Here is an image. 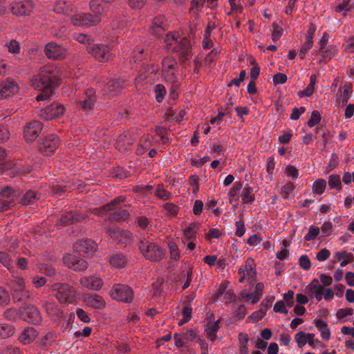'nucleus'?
Masks as SVG:
<instances>
[{
    "instance_id": "obj_1",
    "label": "nucleus",
    "mask_w": 354,
    "mask_h": 354,
    "mask_svg": "<svg viewBox=\"0 0 354 354\" xmlns=\"http://www.w3.org/2000/svg\"><path fill=\"white\" fill-rule=\"evenodd\" d=\"M59 71L53 66H45L40 69L39 74L32 80V86L41 91L36 97L37 101L48 98L53 93V88L59 84Z\"/></svg>"
},
{
    "instance_id": "obj_2",
    "label": "nucleus",
    "mask_w": 354,
    "mask_h": 354,
    "mask_svg": "<svg viewBox=\"0 0 354 354\" xmlns=\"http://www.w3.org/2000/svg\"><path fill=\"white\" fill-rule=\"evenodd\" d=\"M138 249L142 257L150 261H160L165 254L164 250L157 243L144 238L138 243Z\"/></svg>"
},
{
    "instance_id": "obj_3",
    "label": "nucleus",
    "mask_w": 354,
    "mask_h": 354,
    "mask_svg": "<svg viewBox=\"0 0 354 354\" xmlns=\"http://www.w3.org/2000/svg\"><path fill=\"white\" fill-rule=\"evenodd\" d=\"M178 35L176 33L167 34L166 41L169 45H173L171 41H174L176 46L174 50L178 55L180 62L183 64L189 57L192 56V46L190 40L187 37H184L178 41Z\"/></svg>"
},
{
    "instance_id": "obj_4",
    "label": "nucleus",
    "mask_w": 354,
    "mask_h": 354,
    "mask_svg": "<svg viewBox=\"0 0 354 354\" xmlns=\"http://www.w3.org/2000/svg\"><path fill=\"white\" fill-rule=\"evenodd\" d=\"M51 289L56 292L55 297L61 304H72L77 300L75 289L67 283H53Z\"/></svg>"
},
{
    "instance_id": "obj_5",
    "label": "nucleus",
    "mask_w": 354,
    "mask_h": 354,
    "mask_svg": "<svg viewBox=\"0 0 354 354\" xmlns=\"http://www.w3.org/2000/svg\"><path fill=\"white\" fill-rule=\"evenodd\" d=\"M88 52L98 62H106L114 56L112 44H97L86 46Z\"/></svg>"
},
{
    "instance_id": "obj_6",
    "label": "nucleus",
    "mask_w": 354,
    "mask_h": 354,
    "mask_svg": "<svg viewBox=\"0 0 354 354\" xmlns=\"http://www.w3.org/2000/svg\"><path fill=\"white\" fill-rule=\"evenodd\" d=\"M20 192L10 186L0 189V211L7 210L15 206Z\"/></svg>"
},
{
    "instance_id": "obj_7",
    "label": "nucleus",
    "mask_w": 354,
    "mask_h": 354,
    "mask_svg": "<svg viewBox=\"0 0 354 354\" xmlns=\"http://www.w3.org/2000/svg\"><path fill=\"white\" fill-rule=\"evenodd\" d=\"M110 295L114 300L124 303H131L133 299V290L125 284H115L110 292Z\"/></svg>"
},
{
    "instance_id": "obj_8",
    "label": "nucleus",
    "mask_w": 354,
    "mask_h": 354,
    "mask_svg": "<svg viewBox=\"0 0 354 354\" xmlns=\"http://www.w3.org/2000/svg\"><path fill=\"white\" fill-rule=\"evenodd\" d=\"M33 0H19L10 4V10L15 16H28L35 8Z\"/></svg>"
},
{
    "instance_id": "obj_9",
    "label": "nucleus",
    "mask_w": 354,
    "mask_h": 354,
    "mask_svg": "<svg viewBox=\"0 0 354 354\" xmlns=\"http://www.w3.org/2000/svg\"><path fill=\"white\" fill-rule=\"evenodd\" d=\"M77 106L83 111L93 109L95 102V93L93 88H87L82 94L76 98Z\"/></svg>"
},
{
    "instance_id": "obj_10",
    "label": "nucleus",
    "mask_w": 354,
    "mask_h": 354,
    "mask_svg": "<svg viewBox=\"0 0 354 354\" xmlns=\"http://www.w3.org/2000/svg\"><path fill=\"white\" fill-rule=\"evenodd\" d=\"M59 143V139L56 135L49 134L39 144V150L46 156H50L55 151Z\"/></svg>"
},
{
    "instance_id": "obj_11",
    "label": "nucleus",
    "mask_w": 354,
    "mask_h": 354,
    "mask_svg": "<svg viewBox=\"0 0 354 354\" xmlns=\"http://www.w3.org/2000/svg\"><path fill=\"white\" fill-rule=\"evenodd\" d=\"M100 21V17L98 15H91L90 13L77 14L71 17V22L74 26H82L90 27L95 26Z\"/></svg>"
},
{
    "instance_id": "obj_12",
    "label": "nucleus",
    "mask_w": 354,
    "mask_h": 354,
    "mask_svg": "<svg viewBox=\"0 0 354 354\" xmlns=\"http://www.w3.org/2000/svg\"><path fill=\"white\" fill-rule=\"evenodd\" d=\"M66 109L62 104L53 102L42 109L41 115L46 120H49L63 115Z\"/></svg>"
},
{
    "instance_id": "obj_13",
    "label": "nucleus",
    "mask_w": 354,
    "mask_h": 354,
    "mask_svg": "<svg viewBox=\"0 0 354 354\" xmlns=\"http://www.w3.org/2000/svg\"><path fill=\"white\" fill-rule=\"evenodd\" d=\"M17 83L12 79L0 82V100L12 97L19 92Z\"/></svg>"
},
{
    "instance_id": "obj_14",
    "label": "nucleus",
    "mask_w": 354,
    "mask_h": 354,
    "mask_svg": "<svg viewBox=\"0 0 354 354\" xmlns=\"http://www.w3.org/2000/svg\"><path fill=\"white\" fill-rule=\"evenodd\" d=\"M63 263L75 271H84L88 268V263L75 254H67L62 258Z\"/></svg>"
},
{
    "instance_id": "obj_15",
    "label": "nucleus",
    "mask_w": 354,
    "mask_h": 354,
    "mask_svg": "<svg viewBox=\"0 0 354 354\" xmlns=\"http://www.w3.org/2000/svg\"><path fill=\"white\" fill-rule=\"evenodd\" d=\"M21 317L31 324H39L41 322V316L38 309L34 306L28 305L21 309Z\"/></svg>"
},
{
    "instance_id": "obj_16",
    "label": "nucleus",
    "mask_w": 354,
    "mask_h": 354,
    "mask_svg": "<svg viewBox=\"0 0 354 354\" xmlns=\"http://www.w3.org/2000/svg\"><path fill=\"white\" fill-rule=\"evenodd\" d=\"M127 86V80L124 77H113L111 79L104 87L106 93L117 95L122 91Z\"/></svg>"
},
{
    "instance_id": "obj_17",
    "label": "nucleus",
    "mask_w": 354,
    "mask_h": 354,
    "mask_svg": "<svg viewBox=\"0 0 354 354\" xmlns=\"http://www.w3.org/2000/svg\"><path fill=\"white\" fill-rule=\"evenodd\" d=\"M43 128L42 124L39 121H32L26 124L24 127V137L28 142L35 140L41 133Z\"/></svg>"
},
{
    "instance_id": "obj_18",
    "label": "nucleus",
    "mask_w": 354,
    "mask_h": 354,
    "mask_svg": "<svg viewBox=\"0 0 354 354\" xmlns=\"http://www.w3.org/2000/svg\"><path fill=\"white\" fill-rule=\"evenodd\" d=\"M74 249L80 255L89 256L97 249V244L91 239H82L76 243Z\"/></svg>"
},
{
    "instance_id": "obj_19",
    "label": "nucleus",
    "mask_w": 354,
    "mask_h": 354,
    "mask_svg": "<svg viewBox=\"0 0 354 354\" xmlns=\"http://www.w3.org/2000/svg\"><path fill=\"white\" fill-rule=\"evenodd\" d=\"M45 54L48 58L53 59H62L66 56L64 49L53 42L48 43L45 46Z\"/></svg>"
},
{
    "instance_id": "obj_20",
    "label": "nucleus",
    "mask_w": 354,
    "mask_h": 354,
    "mask_svg": "<svg viewBox=\"0 0 354 354\" xmlns=\"http://www.w3.org/2000/svg\"><path fill=\"white\" fill-rule=\"evenodd\" d=\"M84 216L77 211L66 212L61 214L58 225L66 226L84 219Z\"/></svg>"
},
{
    "instance_id": "obj_21",
    "label": "nucleus",
    "mask_w": 354,
    "mask_h": 354,
    "mask_svg": "<svg viewBox=\"0 0 354 354\" xmlns=\"http://www.w3.org/2000/svg\"><path fill=\"white\" fill-rule=\"evenodd\" d=\"M80 283L82 286L88 289L98 290L102 288L103 281L100 277L96 275H92L81 278Z\"/></svg>"
},
{
    "instance_id": "obj_22",
    "label": "nucleus",
    "mask_w": 354,
    "mask_h": 354,
    "mask_svg": "<svg viewBox=\"0 0 354 354\" xmlns=\"http://www.w3.org/2000/svg\"><path fill=\"white\" fill-rule=\"evenodd\" d=\"M263 289H264L263 283L261 282H259V283H257V285L254 288V292H251V293H248L245 290L242 291L241 293V297L242 299H245V300L252 299V304H256L260 300V299L263 295Z\"/></svg>"
},
{
    "instance_id": "obj_23",
    "label": "nucleus",
    "mask_w": 354,
    "mask_h": 354,
    "mask_svg": "<svg viewBox=\"0 0 354 354\" xmlns=\"http://www.w3.org/2000/svg\"><path fill=\"white\" fill-rule=\"evenodd\" d=\"M30 297V293L27 290L23 282L20 281L19 283L14 288L12 292V299L15 301L26 302Z\"/></svg>"
},
{
    "instance_id": "obj_24",
    "label": "nucleus",
    "mask_w": 354,
    "mask_h": 354,
    "mask_svg": "<svg viewBox=\"0 0 354 354\" xmlns=\"http://www.w3.org/2000/svg\"><path fill=\"white\" fill-rule=\"evenodd\" d=\"M107 210L110 212L109 218L112 221H127L130 216L129 211L123 209L122 207H116Z\"/></svg>"
},
{
    "instance_id": "obj_25",
    "label": "nucleus",
    "mask_w": 354,
    "mask_h": 354,
    "mask_svg": "<svg viewBox=\"0 0 354 354\" xmlns=\"http://www.w3.org/2000/svg\"><path fill=\"white\" fill-rule=\"evenodd\" d=\"M166 26L167 24L165 22V17L160 15L153 19L152 26L150 28V32L156 36L160 37L162 32L165 30Z\"/></svg>"
},
{
    "instance_id": "obj_26",
    "label": "nucleus",
    "mask_w": 354,
    "mask_h": 354,
    "mask_svg": "<svg viewBox=\"0 0 354 354\" xmlns=\"http://www.w3.org/2000/svg\"><path fill=\"white\" fill-rule=\"evenodd\" d=\"M84 301L88 306L96 309H100L105 305L103 298L97 295H85Z\"/></svg>"
},
{
    "instance_id": "obj_27",
    "label": "nucleus",
    "mask_w": 354,
    "mask_h": 354,
    "mask_svg": "<svg viewBox=\"0 0 354 354\" xmlns=\"http://www.w3.org/2000/svg\"><path fill=\"white\" fill-rule=\"evenodd\" d=\"M90 9L95 14L94 15H98L100 17V16L106 15L109 17L106 4L101 3L99 0L91 1Z\"/></svg>"
},
{
    "instance_id": "obj_28",
    "label": "nucleus",
    "mask_w": 354,
    "mask_h": 354,
    "mask_svg": "<svg viewBox=\"0 0 354 354\" xmlns=\"http://www.w3.org/2000/svg\"><path fill=\"white\" fill-rule=\"evenodd\" d=\"M37 336V333L36 330L32 327H28L19 335V339L24 344H26L32 342Z\"/></svg>"
},
{
    "instance_id": "obj_29",
    "label": "nucleus",
    "mask_w": 354,
    "mask_h": 354,
    "mask_svg": "<svg viewBox=\"0 0 354 354\" xmlns=\"http://www.w3.org/2000/svg\"><path fill=\"white\" fill-rule=\"evenodd\" d=\"M40 198L39 194L34 190H28L21 199L23 205H30L37 202Z\"/></svg>"
},
{
    "instance_id": "obj_30",
    "label": "nucleus",
    "mask_w": 354,
    "mask_h": 354,
    "mask_svg": "<svg viewBox=\"0 0 354 354\" xmlns=\"http://www.w3.org/2000/svg\"><path fill=\"white\" fill-rule=\"evenodd\" d=\"M200 223H192L184 230V235L189 241H194L196 239V234L199 230Z\"/></svg>"
},
{
    "instance_id": "obj_31",
    "label": "nucleus",
    "mask_w": 354,
    "mask_h": 354,
    "mask_svg": "<svg viewBox=\"0 0 354 354\" xmlns=\"http://www.w3.org/2000/svg\"><path fill=\"white\" fill-rule=\"evenodd\" d=\"M315 324L321 333L322 337L325 340H328L330 339V333L327 323L322 319H318L315 320Z\"/></svg>"
},
{
    "instance_id": "obj_32",
    "label": "nucleus",
    "mask_w": 354,
    "mask_h": 354,
    "mask_svg": "<svg viewBox=\"0 0 354 354\" xmlns=\"http://www.w3.org/2000/svg\"><path fill=\"white\" fill-rule=\"evenodd\" d=\"M313 282H315V284H313V283L309 285V289L310 291V293L313 296H314L316 299L318 301H320L322 298L324 297L323 293H324V287L322 286L320 284L318 283L317 279H314Z\"/></svg>"
},
{
    "instance_id": "obj_33",
    "label": "nucleus",
    "mask_w": 354,
    "mask_h": 354,
    "mask_svg": "<svg viewBox=\"0 0 354 354\" xmlns=\"http://www.w3.org/2000/svg\"><path fill=\"white\" fill-rule=\"evenodd\" d=\"M127 263V259L122 254H115L110 258V263L116 268H124Z\"/></svg>"
},
{
    "instance_id": "obj_34",
    "label": "nucleus",
    "mask_w": 354,
    "mask_h": 354,
    "mask_svg": "<svg viewBox=\"0 0 354 354\" xmlns=\"http://www.w3.org/2000/svg\"><path fill=\"white\" fill-rule=\"evenodd\" d=\"M316 79L317 78H316L315 75H312L310 76V82L308 84L307 87L305 89H304L303 91H301L298 93V94L300 97H303V96L310 97L313 94L314 90H315V85L316 83Z\"/></svg>"
},
{
    "instance_id": "obj_35",
    "label": "nucleus",
    "mask_w": 354,
    "mask_h": 354,
    "mask_svg": "<svg viewBox=\"0 0 354 354\" xmlns=\"http://www.w3.org/2000/svg\"><path fill=\"white\" fill-rule=\"evenodd\" d=\"M162 71H177L178 64L175 59L171 57H165L162 62Z\"/></svg>"
},
{
    "instance_id": "obj_36",
    "label": "nucleus",
    "mask_w": 354,
    "mask_h": 354,
    "mask_svg": "<svg viewBox=\"0 0 354 354\" xmlns=\"http://www.w3.org/2000/svg\"><path fill=\"white\" fill-rule=\"evenodd\" d=\"M253 188L247 186L243 188V193L242 196V203L243 204H252L255 200L254 196L252 194Z\"/></svg>"
},
{
    "instance_id": "obj_37",
    "label": "nucleus",
    "mask_w": 354,
    "mask_h": 354,
    "mask_svg": "<svg viewBox=\"0 0 354 354\" xmlns=\"http://www.w3.org/2000/svg\"><path fill=\"white\" fill-rule=\"evenodd\" d=\"M15 333V328L8 324L0 323V338L5 339Z\"/></svg>"
},
{
    "instance_id": "obj_38",
    "label": "nucleus",
    "mask_w": 354,
    "mask_h": 354,
    "mask_svg": "<svg viewBox=\"0 0 354 354\" xmlns=\"http://www.w3.org/2000/svg\"><path fill=\"white\" fill-rule=\"evenodd\" d=\"M312 336H314L312 333L306 334L303 331H300L295 335V339L298 346L302 348L307 343L308 338L312 337Z\"/></svg>"
},
{
    "instance_id": "obj_39",
    "label": "nucleus",
    "mask_w": 354,
    "mask_h": 354,
    "mask_svg": "<svg viewBox=\"0 0 354 354\" xmlns=\"http://www.w3.org/2000/svg\"><path fill=\"white\" fill-rule=\"evenodd\" d=\"M133 139L129 133H123L120 134L117 139V145L118 147H125L133 143Z\"/></svg>"
},
{
    "instance_id": "obj_40",
    "label": "nucleus",
    "mask_w": 354,
    "mask_h": 354,
    "mask_svg": "<svg viewBox=\"0 0 354 354\" xmlns=\"http://www.w3.org/2000/svg\"><path fill=\"white\" fill-rule=\"evenodd\" d=\"M328 185L331 189H336L340 191L342 188L340 176L337 174H330L328 176Z\"/></svg>"
},
{
    "instance_id": "obj_41",
    "label": "nucleus",
    "mask_w": 354,
    "mask_h": 354,
    "mask_svg": "<svg viewBox=\"0 0 354 354\" xmlns=\"http://www.w3.org/2000/svg\"><path fill=\"white\" fill-rule=\"evenodd\" d=\"M56 334L53 332L47 333L40 340L41 344L44 347H49L56 342Z\"/></svg>"
},
{
    "instance_id": "obj_42",
    "label": "nucleus",
    "mask_w": 354,
    "mask_h": 354,
    "mask_svg": "<svg viewBox=\"0 0 354 354\" xmlns=\"http://www.w3.org/2000/svg\"><path fill=\"white\" fill-rule=\"evenodd\" d=\"M153 92L155 93L156 100L158 103L162 102L165 98V95H166L165 87L161 84H156L154 86Z\"/></svg>"
},
{
    "instance_id": "obj_43",
    "label": "nucleus",
    "mask_w": 354,
    "mask_h": 354,
    "mask_svg": "<svg viewBox=\"0 0 354 354\" xmlns=\"http://www.w3.org/2000/svg\"><path fill=\"white\" fill-rule=\"evenodd\" d=\"M326 187V181L323 178L316 180L313 185V192L316 194H322Z\"/></svg>"
},
{
    "instance_id": "obj_44",
    "label": "nucleus",
    "mask_w": 354,
    "mask_h": 354,
    "mask_svg": "<svg viewBox=\"0 0 354 354\" xmlns=\"http://www.w3.org/2000/svg\"><path fill=\"white\" fill-rule=\"evenodd\" d=\"M245 272L249 279L251 280H255L256 270L255 266L253 264L252 259H248L246 261Z\"/></svg>"
},
{
    "instance_id": "obj_45",
    "label": "nucleus",
    "mask_w": 354,
    "mask_h": 354,
    "mask_svg": "<svg viewBox=\"0 0 354 354\" xmlns=\"http://www.w3.org/2000/svg\"><path fill=\"white\" fill-rule=\"evenodd\" d=\"M295 185L291 182H288L281 187V195L283 198L289 199L292 195Z\"/></svg>"
},
{
    "instance_id": "obj_46",
    "label": "nucleus",
    "mask_w": 354,
    "mask_h": 354,
    "mask_svg": "<svg viewBox=\"0 0 354 354\" xmlns=\"http://www.w3.org/2000/svg\"><path fill=\"white\" fill-rule=\"evenodd\" d=\"M176 71H162V75L166 82L173 83L174 84V86L177 87L178 84Z\"/></svg>"
},
{
    "instance_id": "obj_47",
    "label": "nucleus",
    "mask_w": 354,
    "mask_h": 354,
    "mask_svg": "<svg viewBox=\"0 0 354 354\" xmlns=\"http://www.w3.org/2000/svg\"><path fill=\"white\" fill-rule=\"evenodd\" d=\"M162 207L165 209L166 214L170 216H176L179 212V207L174 203H166Z\"/></svg>"
},
{
    "instance_id": "obj_48",
    "label": "nucleus",
    "mask_w": 354,
    "mask_h": 354,
    "mask_svg": "<svg viewBox=\"0 0 354 354\" xmlns=\"http://www.w3.org/2000/svg\"><path fill=\"white\" fill-rule=\"evenodd\" d=\"M180 277H181V279L186 278V280L184 282V284L183 285V287H182L183 290H185L186 288H187L189 286L190 283L192 279V277H193L192 268H189L187 272H185L184 270H183L181 272Z\"/></svg>"
},
{
    "instance_id": "obj_49",
    "label": "nucleus",
    "mask_w": 354,
    "mask_h": 354,
    "mask_svg": "<svg viewBox=\"0 0 354 354\" xmlns=\"http://www.w3.org/2000/svg\"><path fill=\"white\" fill-rule=\"evenodd\" d=\"M53 10L59 14L69 15L71 9L65 2H59L54 6Z\"/></svg>"
},
{
    "instance_id": "obj_50",
    "label": "nucleus",
    "mask_w": 354,
    "mask_h": 354,
    "mask_svg": "<svg viewBox=\"0 0 354 354\" xmlns=\"http://www.w3.org/2000/svg\"><path fill=\"white\" fill-rule=\"evenodd\" d=\"M0 263L8 270L13 268V263L9 254L5 252H0Z\"/></svg>"
},
{
    "instance_id": "obj_51",
    "label": "nucleus",
    "mask_w": 354,
    "mask_h": 354,
    "mask_svg": "<svg viewBox=\"0 0 354 354\" xmlns=\"http://www.w3.org/2000/svg\"><path fill=\"white\" fill-rule=\"evenodd\" d=\"M319 232V227L311 225L308 229V233L305 235L304 239L308 241H313L318 236Z\"/></svg>"
},
{
    "instance_id": "obj_52",
    "label": "nucleus",
    "mask_w": 354,
    "mask_h": 354,
    "mask_svg": "<svg viewBox=\"0 0 354 354\" xmlns=\"http://www.w3.org/2000/svg\"><path fill=\"white\" fill-rule=\"evenodd\" d=\"M321 121V115L318 111L315 110L312 112L311 115L308 121L307 122V124L309 127H313L318 124Z\"/></svg>"
},
{
    "instance_id": "obj_53",
    "label": "nucleus",
    "mask_w": 354,
    "mask_h": 354,
    "mask_svg": "<svg viewBox=\"0 0 354 354\" xmlns=\"http://www.w3.org/2000/svg\"><path fill=\"white\" fill-rule=\"evenodd\" d=\"M74 39L81 44L91 45V42L93 41L91 36L84 33H75Z\"/></svg>"
},
{
    "instance_id": "obj_54",
    "label": "nucleus",
    "mask_w": 354,
    "mask_h": 354,
    "mask_svg": "<svg viewBox=\"0 0 354 354\" xmlns=\"http://www.w3.org/2000/svg\"><path fill=\"white\" fill-rule=\"evenodd\" d=\"M351 0H342L335 8V12H342V11H351Z\"/></svg>"
},
{
    "instance_id": "obj_55",
    "label": "nucleus",
    "mask_w": 354,
    "mask_h": 354,
    "mask_svg": "<svg viewBox=\"0 0 354 354\" xmlns=\"http://www.w3.org/2000/svg\"><path fill=\"white\" fill-rule=\"evenodd\" d=\"M127 201V198L124 196H120L114 198L111 203L106 205V209H111L116 207H122V203Z\"/></svg>"
},
{
    "instance_id": "obj_56",
    "label": "nucleus",
    "mask_w": 354,
    "mask_h": 354,
    "mask_svg": "<svg viewBox=\"0 0 354 354\" xmlns=\"http://www.w3.org/2000/svg\"><path fill=\"white\" fill-rule=\"evenodd\" d=\"M169 249L171 259L174 261L179 260L180 254L177 245L174 243L170 242L169 243Z\"/></svg>"
},
{
    "instance_id": "obj_57",
    "label": "nucleus",
    "mask_w": 354,
    "mask_h": 354,
    "mask_svg": "<svg viewBox=\"0 0 354 354\" xmlns=\"http://www.w3.org/2000/svg\"><path fill=\"white\" fill-rule=\"evenodd\" d=\"M272 39L273 41H277L280 39L283 34V28L276 23L272 24Z\"/></svg>"
},
{
    "instance_id": "obj_58",
    "label": "nucleus",
    "mask_w": 354,
    "mask_h": 354,
    "mask_svg": "<svg viewBox=\"0 0 354 354\" xmlns=\"http://www.w3.org/2000/svg\"><path fill=\"white\" fill-rule=\"evenodd\" d=\"M336 49L333 45L327 46L324 50H322L320 53L324 58L331 59L336 54Z\"/></svg>"
},
{
    "instance_id": "obj_59",
    "label": "nucleus",
    "mask_w": 354,
    "mask_h": 354,
    "mask_svg": "<svg viewBox=\"0 0 354 354\" xmlns=\"http://www.w3.org/2000/svg\"><path fill=\"white\" fill-rule=\"evenodd\" d=\"M299 266L304 270H308L311 267V262L309 257L304 254L301 255L299 259Z\"/></svg>"
},
{
    "instance_id": "obj_60",
    "label": "nucleus",
    "mask_w": 354,
    "mask_h": 354,
    "mask_svg": "<svg viewBox=\"0 0 354 354\" xmlns=\"http://www.w3.org/2000/svg\"><path fill=\"white\" fill-rule=\"evenodd\" d=\"M136 222L138 225L144 230H149L151 228L149 221L146 216H139L136 218Z\"/></svg>"
},
{
    "instance_id": "obj_61",
    "label": "nucleus",
    "mask_w": 354,
    "mask_h": 354,
    "mask_svg": "<svg viewBox=\"0 0 354 354\" xmlns=\"http://www.w3.org/2000/svg\"><path fill=\"white\" fill-rule=\"evenodd\" d=\"M313 41L305 40L301 48L299 50V55L301 59H304L307 52L312 48Z\"/></svg>"
},
{
    "instance_id": "obj_62",
    "label": "nucleus",
    "mask_w": 354,
    "mask_h": 354,
    "mask_svg": "<svg viewBox=\"0 0 354 354\" xmlns=\"http://www.w3.org/2000/svg\"><path fill=\"white\" fill-rule=\"evenodd\" d=\"M156 196L162 200H168L171 197V193L163 188L162 185H159L156 190Z\"/></svg>"
},
{
    "instance_id": "obj_63",
    "label": "nucleus",
    "mask_w": 354,
    "mask_h": 354,
    "mask_svg": "<svg viewBox=\"0 0 354 354\" xmlns=\"http://www.w3.org/2000/svg\"><path fill=\"white\" fill-rule=\"evenodd\" d=\"M235 227H236V232L235 234L236 236L239 237H241L245 232V223L242 218L240 220L236 221L235 223Z\"/></svg>"
},
{
    "instance_id": "obj_64",
    "label": "nucleus",
    "mask_w": 354,
    "mask_h": 354,
    "mask_svg": "<svg viewBox=\"0 0 354 354\" xmlns=\"http://www.w3.org/2000/svg\"><path fill=\"white\" fill-rule=\"evenodd\" d=\"M0 354H21V353L17 347L7 346L0 349Z\"/></svg>"
}]
</instances>
